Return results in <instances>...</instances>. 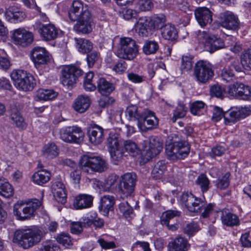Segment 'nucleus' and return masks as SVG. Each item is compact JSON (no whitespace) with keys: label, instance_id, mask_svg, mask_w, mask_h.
<instances>
[{"label":"nucleus","instance_id":"f257e3e1","mask_svg":"<svg viewBox=\"0 0 251 251\" xmlns=\"http://www.w3.org/2000/svg\"><path fill=\"white\" fill-rule=\"evenodd\" d=\"M44 236L43 232L37 228L21 229L16 230L12 241L25 249L39 243Z\"/></svg>","mask_w":251,"mask_h":251},{"label":"nucleus","instance_id":"f03ea898","mask_svg":"<svg viewBox=\"0 0 251 251\" xmlns=\"http://www.w3.org/2000/svg\"><path fill=\"white\" fill-rule=\"evenodd\" d=\"M41 205V202L37 199L18 201L13 206V213L19 220H29L35 216L36 210Z\"/></svg>","mask_w":251,"mask_h":251},{"label":"nucleus","instance_id":"7ed1b4c3","mask_svg":"<svg viewBox=\"0 0 251 251\" xmlns=\"http://www.w3.org/2000/svg\"><path fill=\"white\" fill-rule=\"evenodd\" d=\"M138 53V46L134 40L129 37L120 38L117 50L119 58L131 60L137 57Z\"/></svg>","mask_w":251,"mask_h":251},{"label":"nucleus","instance_id":"20e7f679","mask_svg":"<svg viewBox=\"0 0 251 251\" xmlns=\"http://www.w3.org/2000/svg\"><path fill=\"white\" fill-rule=\"evenodd\" d=\"M79 163L82 170L88 174L101 173L107 169L106 161L99 156L83 155Z\"/></svg>","mask_w":251,"mask_h":251},{"label":"nucleus","instance_id":"39448f33","mask_svg":"<svg viewBox=\"0 0 251 251\" xmlns=\"http://www.w3.org/2000/svg\"><path fill=\"white\" fill-rule=\"evenodd\" d=\"M11 77L15 86L20 90L31 91L35 85L33 76L22 70H14L11 74Z\"/></svg>","mask_w":251,"mask_h":251},{"label":"nucleus","instance_id":"423d86ee","mask_svg":"<svg viewBox=\"0 0 251 251\" xmlns=\"http://www.w3.org/2000/svg\"><path fill=\"white\" fill-rule=\"evenodd\" d=\"M143 151L142 156L146 160H150L158 154L163 148L162 143L156 137H151L142 143Z\"/></svg>","mask_w":251,"mask_h":251},{"label":"nucleus","instance_id":"0eeeda50","mask_svg":"<svg viewBox=\"0 0 251 251\" xmlns=\"http://www.w3.org/2000/svg\"><path fill=\"white\" fill-rule=\"evenodd\" d=\"M166 153L171 160L183 159L189 154L190 147L187 142H175L166 146Z\"/></svg>","mask_w":251,"mask_h":251},{"label":"nucleus","instance_id":"6e6552de","mask_svg":"<svg viewBox=\"0 0 251 251\" xmlns=\"http://www.w3.org/2000/svg\"><path fill=\"white\" fill-rule=\"evenodd\" d=\"M227 93L232 98L248 100L251 97V88L242 83L235 82L228 85Z\"/></svg>","mask_w":251,"mask_h":251},{"label":"nucleus","instance_id":"1a4fd4ad","mask_svg":"<svg viewBox=\"0 0 251 251\" xmlns=\"http://www.w3.org/2000/svg\"><path fill=\"white\" fill-rule=\"evenodd\" d=\"M60 135V138L66 142L78 143L83 140L84 133L80 127L73 126L62 128Z\"/></svg>","mask_w":251,"mask_h":251},{"label":"nucleus","instance_id":"9d476101","mask_svg":"<svg viewBox=\"0 0 251 251\" xmlns=\"http://www.w3.org/2000/svg\"><path fill=\"white\" fill-rule=\"evenodd\" d=\"M82 74V70L75 66H64L62 70V84L68 87L72 86L76 83L78 77Z\"/></svg>","mask_w":251,"mask_h":251},{"label":"nucleus","instance_id":"9b49d317","mask_svg":"<svg viewBox=\"0 0 251 251\" xmlns=\"http://www.w3.org/2000/svg\"><path fill=\"white\" fill-rule=\"evenodd\" d=\"M213 75V71L208 63L199 61L196 63L194 68V75L198 82L206 83Z\"/></svg>","mask_w":251,"mask_h":251},{"label":"nucleus","instance_id":"f8f14e48","mask_svg":"<svg viewBox=\"0 0 251 251\" xmlns=\"http://www.w3.org/2000/svg\"><path fill=\"white\" fill-rule=\"evenodd\" d=\"M179 201L191 212H200L201 207L203 206L201 199L195 197L191 193H183L180 197Z\"/></svg>","mask_w":251,"mask_h":251},{"label":"nucleus","instance_id":"ddd939ff","mask_svg":"<svg viewBox=\"0 0 251 251\" xmlns=\"http://www.w3.org/2000/svg\"><path fill=\"white\" fill-rule=\"evenodd\" d=\"M137 125L141 131H146L157 127L158 119L153 112L146 109L143 112L141 119L139 121Z\"/></svg>","mask_w":251,"mask_h":251},{"label":"nucleus","instance_id":"4468645a","mask_svg":"<svg viewBox=\"0 0 251 251\" xmlns=\"http://www.w3.org/2000/svg\"><path fill=\"white\" fill-rule=\"evenodd\" d=\"M74 26V30L77 33L88 34L93 30V20L90 12H86L83 16L78 18Z\"/></svg>","mask_w":251,"mask_h":251},{"label":"nucleus","instance_id":"2eb2a0df","mask_svg":"<svg viewBox=\"0 0 251 251\" xmlns=\"http://www.w3.org/2000/svg\"><path fill=\"white\" fill-rule=\"evenodd\" d=\"M38 31L44 41H52L57 38L60 30L52 24H40Z\"/></svg>","mask_w":251,"mask_h":251},{"label":"nucleus","instance_id":"dca6fc26","mask_svg":"<svg viewBox=\"0 0 251 251\" xmlns=\"http://www.w3.org/2000/svg\"><path fill=\"white\" fill-rule=\"evenodd\" d=\"M11 38L15 44L26 46L32 42L33 37L32 33L24 28H18L13 31Z\"/></svg>","mask_w":251,"mask_h":251},{"label":"nucleus","instance_id":"f3484780","mask_svg":"<svg viewBox=\"0 0 251 251\" xmlns=\"http://www.w3.org/2000/svg\"><path fill=\"white\" fill-rule=\"evenodd\" d=\"M136 176L135 174L126 173L122 177L121 191L127 197L131 195L134 190Z\"/></svg>","mask_w":251,"mask_h":251},{"label":"nucleus","instance_id":"a211bd4d","mask_svg":"<svg viewBox=\"0 0 251 251\" xmlns=\"http://www.w3.org/2000/svg\"><path fill=\"white\" fill-rule=\"evenodd\" d=\"M107 145L112 159L115 161L121 159L123 157V153L119 148L118 135L113 133H110L107 139Z\"/></svg>","mask_w":251,"mask_h":251},{"label":"nucleus","instance_id":"6ab92c4d","mask_svg":"<svg viewBox=\"0 0 251 251\" xmlns=\"http://www.w3.org/2000/svg\"><path fill=\"white\" fill-rule=\"evenodd\" d=\"M86 12H90L86 5H84L80 0H74L68 12L69 17L71 21L75 22L78 18L83 16Z\"/></svg>","mask_w":251,"mask_h":251},{"label":"nucleus","instance_id":"aec40b11","mask_svg":"<svg viewBox=\"0 0 251 251\" xmlns=\"http://www.w3.org/2000/svg\"><path fill=\"white\" fill-rule=\"evenodd\" d=\"M32 60L37 67L41 64H45L50 61V55L44 48L36 47L32 51Z\"/></svg>","mask_w":251,"mask_h":251},{"label":"nucleus","instance_id":"412c9836","mask_svg":"<svg viewBox=\"0 0 251 251\" xmlns=\"http://www.w3.org/2000/svg\"><path fill=\"white\" fill-rule=\"evenodd\" d=\"M94 197L87 194L76 195L74 199L73 206L75 209L81 210L93 206Z\"/></svg>","mask_w":251,"mask_h":251},{"label":"nucleus","instance_id":"4be33fe9","mask_svg":"<svg viewBox=\"0 0 251 251\" xmlns=\"http://www.w3.org/2000/svg\"><path fill=\"white\" fill-rule=\"evenodd\" d=\"M195 15L197 21L201 26H205L212 21V13L210 10L205 7H199L195 11Z\"/></svg>","mask_w":251,"mask_h":251},{"label":"nucleus","instance_id":"5701e85b","mask_svg":"<svg viewBox=\"0 0 251 251\" xmlns=\"http://www.w3.org/2000/svg\"><path fill=\"white\" fill-rule=\"evenodd\" d=\"M151 28L150 17L147 16L140 17L134 25L136 32L142 37L149 36Z\"/></svg>","mask_w":251,"mask_h":251},{"label":"nucleus","instance_id":"b1692460","mask_svg":"<svg viewBox=\"0 0 251 251\" xmlns=\"http://www.w3.org/2000/svg\"><path fill=\"white\" fill-rule=\"evenodd\" d=\"M88 134L90 142L97 145L101 144L104 139V129L98 125L90 127L88 130Z\"/></svg>","mask_w":251,"mask_h":251},{"label":"nucleus","instance_id":"393cba45","mask_svg":"<svg viewBox=\"0 0 251 251\" xmlns=\"http://www.w3.org/2000/svg\"><path fill=\"white\" fill-rule=\"evenodd\" d=\"M189 248L187 240L182 237L176 238L168 245V251H187Z\"/></svg>","mask_w":251,"mask_h":251},{"label":"nucleus","instance_id":"a878e982","mask_svg":"<svg viewBox=\"0 0 251 251\" xmlns=\"http://www.w3.org/2000/svg\"><path fill=\"white\" fill-rule=\"evenodd\" d=\"M24 14L16 6H9L5 10V17L10 23L20 22L24 19Z\"/></svg>","mask_w":251,"mask_h":251},{"label":"nucleus","instance_id":"bb28decb","mask_svg":"<svg viewBox=\"0 0 251 251\" xmlns=\"http://www.w3.org/2000/svg\"><path fill=\"white\" fill-rule=\"evenodd\" d=\"M53 196L56 201L61 203H65L67 199V193L64 184L60 181L55 182L52 185Z\"/></svg>","mask_w":251,"mask_h":251},{"label":"nucleus","instance_id":"cd10ccee","mask_svg":"<svg viewBox=\"0 0 251 251\" xmlns=\"http://www.w3.org/2000/svg\"><path fill=\"white\" fill-rule=\"evenodd\" d=\"M90 104V100L89 97L80 95L75 100L73 107L75 111L82 113L88 109Z\"/></svg>","mask_w":251,"mask_h":251},{"label":"nucleus","instance_id":"c85d7f7f","mask_svg":"<svg viewBox=\"0 0 251 251\" xmlns=\"http://www.w3.org/2000/svg\"><path fill=\"white\" fill-rule=\"evenodd\" d=\"M239 21L238 17L232 13H227L222 22V26L227 29L236 30L239 27Z\"/></svg>","mask_w":251,"mask_h":251},{"label":"nucleus","instance_id":"c756f323","mask_svg":"<svg viewBox=\"0 0 251 251\" xmlns=\"http://www.w3.org/2000/svg\"><path fill=\"white\" fill-rule=\"evenodd\" d=\"M114 198L110 195L103 196L100 199V204L99 207V210L104 216H107L109 211L113 210Z\"/></svg>","mask_w":251,"mask_h":251},{"label":"nucleus","instance_id":"7c9ffc66","mask_svg":"<svg viewBox=\"0 0 251 251\" xmlns=\"http://www.w3.org/2000/svg\"><path fill=\"white\" fill-rule=\"evenodd\" d=\"M59 149L53 142L45 144L42 149L43 155L49 159H52L57 157L59 154Z\"/></svg>","mask_w":251,"mask_h":251},{"label":"nucleus","instance_id":"2f4dec72","mask_svg":"<svg viewBox=\"0 0 251 251\" xmlns=\"http://www.w3.org/2000/svg\"><path fill=\"white\" fill-rule=\"evenodd\" d=\"M50 173L46 170L37 171L32 176V180L35 184L41 185L48 182L50 178Z\"/></svg>","mask_w":251,"mask_h":251},{"label":"nucleus","instance_id":"473e14b6","mask_svg":"<svg viewBox=\"0 0 251 251\" xmlns=\"http://www.w3.org/2000/svg\"><path fill=\"white\" fill-rule=\"evenodd\" d=\"M14 194L13 186L4 178H0V195L5 198H10Z\"/></svg>","mask_w":251,"mask_h":251},{"label":"nucleus","instance_id":"72a5a7b5","mask_svg":"<svg viewBox=\"0 0 251 251\" xmlns=\"http://www.w3.org/2000/svg\"><path fill=\"white\" fill-rule=\"evenodd\" d=\"M241 119L237 107H232L224 114L226 125H231Z\"/></svg>","mask_w":251,"mask_h":251},{"label":"nucleus","instance_id":"f704fd0d","mask_svg":"<svg viewBox=\"0 0 251 251\" xmlns=\"http://www.w3.org/2000/svg\"><path fill=\"white\" fill-rule=\"evenodd\" d=\"M10 119L12 123L19 128L23 129L26 127L25 120L17 109L13 108L11 110Z\"/></svg>","mask_w":251,"mask_h":251},{"label":"nucleus","instance_id":"c9c22d12","mask_svg":"<svg viewBox=\"0 0 251 251\" xmlns=\"http://www.w3.org/2000/svg\"><path fill=\"white\" fill-rule=\"evenodd\" d=\"M143 112H141L135 105H130L127 107L126 110V116L128 120L135 121H140L142 116Z\"/></svg>","mask_w":251,"mask_h":251},{"label":"nucleus","instance_id":"e433bc0d","mask_svg":"<svg viewBox=\"0 0 251 251\" xmlns=\"http://www.w3.org/2000/svg\"><path fill=\"white\" fill-rule=\"evenodd\" d=\"M98 88L99 92L102 95H109L115 90L114 85L103 78L99 79Z\"/></svg>","mask_w":251,"mask_h":251},{"label":"nucleus","instance_id":"4c0bfd02","mask_svg":"<svg viewBox=\"0 0 251 251\" xmlns=\"http://www.w3.org/2000/svg\"><path fill=\"white\" fill-rule=\"evenodd\" d=\"M76 47L79 52L86 53L90 51L93 48L92 43L87 39L83 38H75Z\"/></svg>","mask_w":251,"mask_h":251},{"label":"nucleus","instance_id":"58836bf2","mask_svg":"<svg viewBox=\"0 0 251 251\" xmlns=\"http://www.w3.org/2000/svg\"><path fill=\"white\" fill-rule=\"evenodd\" d=\"M161 35L166 40H173L177 38V32L174 25L168 24L162 28Z\"/></svg>","mask_w":251,"mask_h":251},{"label":"nucleus","instance_id":"ea45409f","mask_svg":"<svg viewBox=\"0 0 251 251\" xmlns=\"http://www.w3.org/2000/svg\"><path fill=\"white\" fill-rule=\"evenodd\" d=\"M58 93L51 89H40L37 91L36 98L39 100H49L55 99Z\"/></svg>","mask_w":251,"mask_h":251},{"label":"nucleus","instance_id":"a19ab883","mask_svg":"<svg viewBox=\"0 0 251 251\" xmlns=\"http://www.w3.org/2000/svg\"><path fill=\"white\" fill-rule=\"evenodd\" d=\"M221 220L223 224L227 226H237L239 223L238 217L229 212H223Z\"/></svg>","mask_w":251,"mask_h":251},{"label":"nucleus","instance_id":"79ce46f5","mask_svg":"<svg viewBox=\"0 0 251 251\" xmlns=\"http://www.w3.org/2000/svg\"><path fill=\"white\" fill-rule=\"evenodd\" d=\"M124 146L125 151L132 157H136L140 155L141 151L134 142L131 140L125 141Z\"/></svg>","mask_w":251,"mask_h":251},{"label":"nucleus","instance_id":"37998d69","mask_svg":"<svg viewBox=\"0 0 251 251\" xmlns=\"http://www.w3.org/2000/svg\"><path fill=\"white\" fill-rule=\"evenodd\" d=\"M207 46L209 47L210 51L213 52L215 50L224 48L225 44L221 38L212 35L210 40H208Z\"/></svg>","mask_w":251,"mask_h":251},{"label":"nucleus","instance_id":"c03bdc74","mask_svg":"<svg viewBox=\"0 0 251 251\" xmlns=\"http://www.w3.org/2000/svg\"><path fill=\"white\" fill-rule=\"evenodd\" d=\"M159 49V45L155 41H146L143 46V51L146 55L154 54Z\"/></svg>","mask_w":251,"mask_h":251},{"label":"nucleus","instance_id":"a18cd8bd","mask_svg":"<svg viewBox=\"0 0 251 251\" xmlns=\"http://www.w3.org/2000/svg\"><path fill=\"white\" fill-rule=\"evenodd\" d=\"M205 104L201 100H198L193 102L190 107V111L194 115L200 116L203 114L205 111Z\"/></svg>","mask_w":251,"mask_h":251},{"label":"nucleus","instance_id":"49530a36","mask_svg":"<svg viewBox=\"0 0 251 251\" xmlns=\"http://www.w3.org/2000/svg\"><path fill=\"white\" fill-rule=\"evenodd\" d=\"M151 27L155 29H161L165 26L166 22L165 16L163 15H156L150 17Z\"/></svg>","mask_w":251,"mask_h":251},{"label":"nucleus","instance_id":"de8ad7c7","mask_svg":"<svg viewBox=\"0 0 251 251\" xmlns=\"http://www.w3.org/2000/svg\"><path fill=\"white\" fill-rule=\"evenodd\" d=\"M166 169V165L164 161L158 162L152 171V176L155 179L160 178Z\"/></svg>","mask_w":251,"mask_h":251},{"label":"nucleus","instance_id":"09e8293b","mask_svg":"<svg viewBox=\"0 0 251 251\" xmlns=\"http://www.w3.org/2000/svg\"><path fill=\"white\" fill-rule=\"evenodd\" d=\"M180 212L177 210H167L164 212L161 216V221L162 225H168V223L173 218L180 216Z\"/></svg>","mask_w":251,"mask_h":251},{"label":"nucleus","instance_id":"8fccbe9b","mask_svg":"<svg viewBox=\"0 0 251 251\" xmlns=\"http://www.w3.org/2000/svg\"><path fill=\"white\" fill-rule=\"evenodd\" d=\"M119 176L115 174L109 176L105 180L103 184V190L109 191L117 185Z\"/></svg>","mask_w":251,"mask_h":251},{"label":"nucleus","instance_id":"3c124183","mask_svg":"<svg viewBox=\"0 0 251 251\" xmlns=\"http://www.w3.org/2000/svg\"><path fill=\"white\" fill-rule=\"evenodd\" d=\"M56 241L66 248H70L73 245V239L67 233L62 232L58 235Z\"/></svg>","mask_w":251,"mask_h":251},{"label":"nucleus","instance_id":"603ef678","mask_svg":"<svg viewBox=\"0 0 251 251\" xmlns=\"http://www.w3.org/2000/svg\"><path fill=\"white\" fill-rule=\"evenodd\" d=\"M241 62L243 67L247 70H251V49L244 51L241 56Z\"/></svg>","mask_w":251,"mask_h":251},{"label":"nucleus","instance_id":"864d4df0","mask_svg":"<svg viewBox=\"0 0 251 251\" xmlns=\"http://www.w3.org/2000/svg\"><path fill=\"white\" fill-rule=\"evenodd\" d=\"M187 111V109L183 103H179L174 110L173 116L171 118L173 123H175L177 119L184 117Z\"/></svg>","mask_w":251,"mask_h":251},{"label":"nucleus","instance_id":"5fc2aeb1","mask_svg":"<svg viewBox=\"0 0 251 251\" xmlns=\"http://www.w3.org/2000/svg\"><path fill=\"white\" fill-rule=\"evenodd\" d=\"M94 73L93 72H89L86 74L84 80V88L85 90L88 91H94L96 87L93 83V79L94 78Z\"/></svg>","mask_w":251,"mask_h":251},{"label":"nucleus","instance_id":"6e6d98bb","mask_svg":"<svg viewBox=\"0 0 251 251\" xmlns=\"http://www.w3.org/2000/svg\"><path fill=\"white\" fill-rule=\"evenodd\" d=\"M196 183L200 186L203 193L207 191L209 188L210 181L204 174H201L198 177Z\"/></svg>","mask_w":251,"mask_h":251},{"label":"nucleus","instance_id":"4d7b16f0","mask_svg":"<svg viewBox=\"0 0 251 251\" xmlns=\"http://www.w3.org/2000/svg\"><path fill=\"white\" fill-rule=\"evenodd\" d=\"M193 57L189 54L182 56L180 69L182 71H188L193 66Z\"/></svg>","mask_w":251,"mask_h":251},{"label":"nucleus","instance_id":"13d9d810","mask_svg":"<svg viewBox=\"0 0 251 251\" xmlns=\"http://www.w3.org/2000/svg\"><path fill=\"white\" fill-rule=\"evenodd\" d=\"M59 247L52 241L48 240L43 242L42 246L37 251H58Z\"/></svg>","mask_w":251,"mask_h":251},{"label":"nucleus","instance_id":"bf43d9fd","mask_svg":"<svg viewBox=\"0 0 251 251\" xmlns=\"http://www.w3.org/2000/svg\"><path fill=\"white\" fill-rule=\"evenodd\" d=\"M132 251H151L149 243L147 242L137 241L131 248Z\"/></svg>","mask_w":251,"mask_h":251},{"label":"nucleus","instance_id":"052dcab7","mask_svg":"<svg viewBox=\"0 0 251 251\" xmlns=\"http://www.w3.org/2000/svg\"><path fill=\"white\" fill-rule=\"evenodd\" d=\"M225 93V90L221 86L215 85L211 87L210 94L212 96L222 98Z\"/></svg>","mask_w":251,"mask_h":251},{"label":"nucleus","instance_id":"680f3d73","mask_svg":"<svg viewBox=\"0 0 251 251\" xmlns=\"http://www.w3.org/2000/svg\"><path fill=\"white\" fill-rule=\"evenodd\" d=\"M234 75V74L233 70L229 68L223 69L221 74V76L226 82H230L233 80Z\"/></svg>","mask_w":251,"mask_h":251},{"label":"nucleus","instance_id":"e2e57ef3","mask_svg":"<svg viewBox=\"0 0 251 251\" xmlns=\"http://www.w3.org/2000/svg\"><path fill=\"white\" fill-rule=\"evenodd\" d=\"M119 208L120 211L123 213L125 216H129L133 212L132 208L126 201L121 202L119 204Z\"/></svg>","mask_w":251,"mask_h":251},{"label":"nucleus","instance_id":"0e129e2a","mask_svg":"<svg viewBox=\"0 0 251 251\" xmlns=\"http://www.w3.org/2000/svg\"><path fill=\"white\" fill-rule=\"evenodd\" d=\"M197 38L198 40L203 43L208 44V40H210L212 35H210L209 33L206 31H200L198 30L196 32Z\"/></svg>","mask_w":251,"mask_h":251},{"label":"nucleus","instance_id":"69168bd1","mask_svg":"<svg viewBox=\"0 0 251 251\" xmlns=\"http://www.w3.org/2000/svg\"><path fill=\"white\" fill-rule=\"evenodd\" d=\"M6 56L4 50L0 51V66L4 70L8 69L10 66V61Z\"/></svg>","mask_w":251,"mask_h":251},{"label":"nucleus","instance_id":"338daca9","mask_svg":"<svg viewBox=\"0 0 251 251\" xmlns=\"http://www.w3.org/2000/svg\"><path fill=\"white\" fill-rule=\"evenodd\" d=\"M138 5L139 8L142 11L151 10L153 7V3L151 0H140Z\"/></svg>","mask_w":251,"mask_h":251},{"label":"nucleus","instance_id":"774afa93","mask_svg":"<svg viewBox=\"0 0 251 251\" xmlns=\"http://www.w3.org/2000/svg\"><path fill=\"white\" fill-rule=\"evenodd\" d=\"M199 230V227L197 223L194 222L191 223L186 225L184 228L185 233L192 235Z\"/></svg>","mask_w":251,"mask_h":251}]
</instances>
